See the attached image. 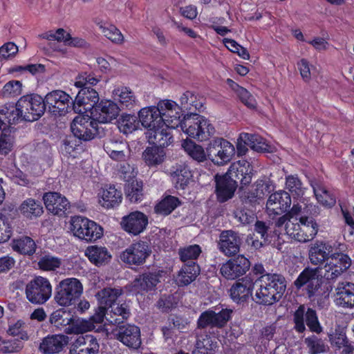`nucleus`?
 <instances>
[{"label":"nucleus","instance_id":"nucleus-17","mask_svg":"<svg viewBox=\"0 0 354 354\" xmlns=\"http://www.w3.org/2000/svg\"><path fill=\"white\" fill-rule=\"evenodd\" d=\"M242 241L239 234L233 230H223L217 241L218 250L225 256L230 257L239 252Z\"/></svg>","mask_w":354,"mask_h":354},{"label":"nucleus","instance_id":"nucleus-61","mask_svg":"<svg viewBox=\"0 0 354 354\" xmlns=\"http://www.w3.org/2000/svg\"><path fill=\"white\" fill-rule=\"evenodd\" d=\"M104 35L114 43H120L123 40V35L121 32L113 25H100Z\"/></svg>","mask_w":354,"mask_h":354},{"label":"nucleus","instance_id":"nucleus-50","mask_svg":"<svg viewBox=\"0 0 354 354\" xmlns=\"http://www.w3.org/2000/svg\"><path fill=\"white\" fill-rule=\"evenodd\" d=\"M201 252V248L197 244L185 246L178 250V255L180 261L184 263L187 262V263L195 262Z\"/></svg>","mask_w":354,"mask_h":354},{"label":"nucleus","instance_id":"nucleus-7","mask_svg":"<svg viewBox=\"0 0 354 354\" xmlns=\"http://www.w3.org/2000/svg\"><path fill=\"white\" fill-rule=\"evenodd\" d=\"M345 245L335 242L330 243L324 241H316L308 250V259L311 264L321 266L333 257V254L344 252Z\"/></svg>","mask_w":354,"mask_h":354},{"label":"nucleus","instance_id":"nucleus-54","mask_svg":"<svg viewBox=\"0 0 354 354\" xmlns=\"http://www.w3.org/2000/svg\"><path fill=\"white\" fill-rule=\"evenodd\" d=\"M304 342L309 354H320L328 350V346L324 341L315 335L306 337Z\"/></svg>","mask_w":354,"mask_h":354},{"label":"nucleus","instance_id":"nucleus-42","mask_svg":"<svg viewBox=\"0 0 354 354\" xmlns=\"http://www.w3.org/2000/svg\"><path fill=\"white\" fill-rule=\"evenodd\" d=\"M200 274V268L196 262L185 263L178 272V283L180 286H187L194 281Z\"/></svg>","mask_w":354,"mask_h":354},{"label":"nucleus","instance_id":"nucleus-14","mask_svg":"<svg viewBox=\"0 0 354 354\" xmlns=\"http://www.w3.org/2000/svg\"><path fill=\"white\" fill-rule=\"evenodd\" d=\"M46 109L55 115H64L73 109L71 97L62 90H55L47 93L44 98Z\"/></svg>","mask_w":354,"mask_h":354},{"label":"nucleus","instance_id":"nucleus-32","mask_svg":"<svg viewBox=\"0 0 354 354\" xmlns=\"http://www.w3.org/2000/svg\"><path fill=\"white\" fill-rule=\"evenodd\" d=\"M139 121L149 131L162 124L158 105L156 106L145 107L138 113Z\"/></svg>","mask_w":354,"mask_h":354},{"label":"nucleus","instance_id":"nucleus-10","mask_svg":"<svg viewBox=\"0 0 354 354\" xmlns=\"http://www.w3.org/2000/svg\"><path fill=\"white\" fill-rule=\"evenodd\" d=\"M351 266V259L343 252L335 253L322 268V276L328 281H333L341 276Z\"/></svg>","mask_w":354,"mask_h":354},{"label":"nucleus","instance_id":"nucleus-2","mask_svg":"<svg viewBox=\"0 0 354 354\" xmlns=\"http://www.w3.org/2000/svg\"><path fill=\"white\" fill-rule=\"evenodd\" d=\"M324 283L322 268L307 267L299 274L294 285L297 289L304 288L308 297L311 298H328L332 290L331 286Z\"/></svg>","mask_w":354,"mask_h":354},{"label":"nucleus","instance_id":"nucleus-41","mask_svg":"<svg viewBox=\"0 0 354 354\" xmlns=\"http://www.w3.org/2000/svg\"><path fill=\"white\" fill-rule=\"evenodd\" d=\"M329 342L333 347L337 349L342 348V354H352L354 351V345L349 342L346 333L340 330L328 335Z\"/></svg>","mask_w":354,"mask_h":354},{"label":"nucleus","instance_id":"nucleus-49","mask_svg":"<svg viewBox=\"0 0 354 354\" xmlns=\"http://www.w3.org/2000/svg\"><path fill=\"white\" fill-rule=\"evenodd\" d=\"M180 204V202L177 197L167 196L156 205L155 212L162 215H169Z\"/></svg>","mask_w":354,"mask_h":354},{"label":"nucleus","instance_id":"nucleus-40","mask_svg":"<svg viewBox=\"0 0 354 354\" xmlns=\"http://www.w3.org/2000/svg\"><path fill=\"white\" fill-rule=\"evenodd\" d=\"M85 255L92 263L97 266L107 263L111 259V255L106 248L96 245L87 247Z\"/></svg>","mask_w":354,"mask_h":354},{"label":"nucleus","instance_id":"nucleus-45","mask_svg":"<svg viewBox=\"0 0 354 354\" xmlns=\"http://www.w3.org/2000/svg\"><path fill=\"white\" fill-rule=\"evenodd\" d=\"M12 247L15 251L29 256L35 252L37 248L35 241L26 236L14 239Z\"/></svg>","mask_w":354,"mask_h":354},{"label":"nucleus","instance_id":"nucleus-23","mask_svg":"<svg viewBox=\"0 0 354 354\" xmlns=\"http://www.w3.org/2000/svg\"><path fill=\"white\" fill-rule=\"evenodd\" d=\"M43 201L48 211L59 216L66 215L71 206L65 196L55 192L45 193Z\"/></svg>","mask_w":354,"mask_h":354},{"label":"nucleus","instance_id":"nucleus-52","mask_svg":"<svg viewBox=\"0 0 354 354\" xmlns=\"http://www.w3.org/2000/svg\"><path fill=\"white\" fill-rule=\"evenodd\" d=\"M192 174L186 165H179L172 174V179L176 187L184 189L189 183Z\"/></svg>","mask_w":354,"mask_h":354},{"label":"nucleus","instance_id":"nucleus-13","mask_svg":"<svg viewBox=\"0 0 354 354\" xmlns=\"http://www.w3.org/2000/svg\"><path fill=\"white\" fill-rule=\"evenodd\" d=\"M206 151L212 162L222 165L230 160L234 153V147L227 140L217 138L208 144Z\"/></svg>","mask_w":354,"mask_h":354},{"label":"nucleus","instance_id":"nucleus-15","mask_svg":"<svg viewBox=\"0 0 354 354\" xmlns=\"http://www.w3.org/2000/svg\"><path fill=\"white\" fill-rule=\"evenodd\" d=\"M250 262L243 255H238L223 263L221 274L227 280H234L244 275L250 269Z\"/></svg>","mask_w":354,"mask_h":354},{"label":"nucleus","instance_id":"nucleus-1","mask_svg":"<svg viewBox=\"0 0 354 354\" xmlns=\"http://www.w3.org/2000/svg\"><path fill=\"white\" fill-rule=\"evenodd\" d=\"M257 289L254 301L263 306H271L278 302L286 289L285 277L277 273H266L259 277L255 281Z\"/></svg>","mask_w":354,"mask_h":354},{"label":"nucleus","instance_id":"nucleus-35","mask_svg":"<svg viewBox=\"0 0 354 354\" xmlns=\"http://www.w3.org/2000/svg\"><path fill=\"white\" fill-rule=\"evenodd\" d=\"M251 166L246 160H239L233 163L228 169L232 179H235L236 182L239 180L242 185H248L251 183Z\"/></svg>","mask_w":354,"mask_h":354},{"label":"nucleus","instance_id":"nucleus-63","mask_svg":"<svg viewBox=\"0 0 354 354\" xmlns=\"http://www.w3.org/2000/svg\"><path fill=\"white\" fill-rule=\"evenodd\" d=\"M14 136L3 130L0 136V154L6 156L13 149Z\"/></svg>","mask_w":354,"mask_h":354},{"label":"nucleus","instance_id":"nucleus-16","mask_svg":"<svg viewBox=\"0 0 354 354\" xmlns=\"http://www.w3.org/2000/svg\"><path fill=\"white\" fill-rule=\"evenodd\" d=\"M159 113L161 117V121L169 129H176L179 126L181 127V124L183 120H180L182 116L181 109L174 101L171 100H162L158 103Z\"/></svg>","mask_w":354,"mask_h":354},{"label":"nucleus","instance_id":"nucleus-53","mask_svg":"<svg viewBox=\"0 0 354 354\" xmlns=\"http://www.w3.org/2000/svg\"><path fill=\"white\" fill-rule=\"evenodd\" d=\"M127 198L131 203L140 202L143 198L142 182L133 180L129 183L125 187Z\"/></svg>","mask_w":354,"mask_h":354},{"label":"nucleus","instance_id":"nucleus-11","mask_svg":"<svg viewBox=\"0 0 354 354\" xmlns=\"http://www.w3.org/2000/svg\"><path fill=\"white\" fill-rule=\"evenodd\" d=\"M293 320L295 329L299 333H303L306 330L305 323L313 333L320 334L323 331L317 313L313 308H308L305 311V307L300 306L293 315Z\"/></svg>","mask_w":354,"mask_h":354},{"label":"nucleus","instance_id":"nucleus-33","mask_svg":"<svg viewBox=\"0 0 354 354\" xmlns=\"http://www.w3.org/2000/svg\"><path fill=\"white\" fill-rule=\"evenodd\" d=\"M300 232L297 236V241L300 243H307L315 239L317 234L319 225L313 218L304 216L299 218Z\"/></svg>","mask_w":354,"mask_h":354},{"label":"nucleus","instance_id":"nucleus-48","mask_svg":"<svg viewBox=\"0 0 354 354\" xmlns=\"http://www.w3.org/2000/svg\"><path fill=\"white\" fill-rule=\"evenodd\" d=\"M50 323L56 328L64 330L70 326L72 317L64 309H58L53 312L49 318Z\"/></svg>","mask_w":354,"mask_h":354},{"label":"nucleus","instance_id":"nucleus-36","mask_svg":"<svg viewBox=\"0 0 354 354\" xmlns=\"http://www.w3.org/2000/svg\"><path fill=\"white\" fill-rule=\"evenodd\" d=\"M122 194L114 185L103 188L99 193V203L106 209L118 207L122 202Z\"/></svg>","mask_w":354,"mask_h":354},{"label":"nucleus","instance_id":"nucleus-26","mask_svg":"<svg viewBox=\"0 0 354 354\" xmlns=\"http://www.w3.org/2000/svg\"><path fill=\"white\" fill-rule=\"evenodd\" d=\"M169 129L166 125L159 124L158 127L147 131L146 136L149 143L164 149L171 145L174 140Z\"/></svg>","mask_w":354,"mask_h":354},{"label":"nucleus","instance_id":"nucleus-12","mask_svg":"<svg viewBox=\"0 0 354 354\" xmlns=\"http://www.w3.org/2000/svg\"><path fill=\"white\" fill-rule=\"evenodd\" d=\"M151 253L149 243L144 241L134 242L120 254V259L129 266H140L145 263Z\"/></svg>","mask_w":354,"mask_h":354},{"label":"nucleus","instance_id":"nucleus-22","mask_svg":"<svg viewBox=\"0 0 354 354\" xmlns=\"http://www.w3.org/2000/svg\"><path fill=\"white\" fill-rule=\"evenodd\" d=\"M291 205L290 194L283 190L272 194L266 203V209L269 215H279L287 212Z\"/></svg>","mask_w":354,"mask_h":354},{"label":"nucleus","instance_id":"nucleus-9","mask_svg":"<svg viewBox=\"0 0 354 354\" xmlns=\"http://www.w3.org/2000/svg\"><path fill=\"white\" fill-rule=\"evenodd\" d=\"M73 135L84 141L93 140L98 135V122L88 115L76 116L71 125Z\"/></svg>","mask_w":354,"mask_h":354},{"label":"nucleus","instance_id":"nucleus-39","mask_svg":"<svg viewBox=\"0 0 354 354\" xmlns=\"http://www.w3.org/2000/svg\"><path fill=\"white\" fill-rule=\"evenodd\" d=\"M166 158V151L158 146L147 147L142 154L145 165L149 167H157L162 164Z\"/></svg>","mask_w":354,"mask_h":354},{"label":"nucleus","instance_id":"nucleus-3","mask_svg":"<svg viewBox=\"0 0 354 354\" xmlns=\"http://www.w3.org/2000/svg\"><path fill=\"white\" fill-rule=\"evenodd\" d=\"M181 129L189 137L200 142L209 140L216 133V129L210 121L198 114L185 117L181 124Z\"/></svg>","mask_w":354,"mask_h":354},{"label":"nucleus","instance_id":"nucleus-44","mask_svg":"<svg viewBox=\"0 0 354 354\" xmlns=\"http://www.w3.org/2000/svg\"><path fill=\"white\" fill-rule=\"evenodd\" d=\"M313 192L317 201L322 205L328 207H333L336 203L335 194L328 190L326 187L320 184L313 186Z\"/></svg>","mask_w":354,"mask_h":354},{"label":"nucleus","instance_id":"nucleus-4","mask_svg":"<svg viewBox=\"0 0 354 354\" xmlns=\"http://www.w3.org/2000/svg\"><path fill=\"white\" fill-rule=\"evenodd\" d=\"M83 293V286L76 278H66L55 287L54 300L62 307L75 305Z\"/></svg>","mask_w":354,"mask_h":354},{"label":"nucleus","instance_id":"nucleus-19","mask_svg":"<svg viewBox=\"0 0 354 354\" xmlns=\"http://www.w3.org/2000/svg\"><path fill=\"white\" fill-rule=\"evenodd\" d=\"M116 339L129 348L137 350L142 344L140 328L133 324L120 326Z\"/></svg>","mask_w":354,"mask_h":354},{"label":"nucleus","instance_id":"nucleus-21","mask_svg":"<svg viewBox=\"0 0 354 354\" xmlns=\"http://www.w3.org/2000/svg\"><path fill=\"white\" fill-rule=\"evenodd\" d=\"M254 288L253 279L250 276H245L231 286L230 289V297L236 304H243L252 296Z\"/></svg>","mask_w":354,"mask_h":354},{"label":"nucleus","instance_id":"nucleus-24","mask_svg":"<svg viewBox=\"0 0 354 354\" xmlns=\"http://www.w3.org/2000/svg\"><path fill=\"white\" fill-rule=\"evenodd\" d=\"M270 190L271 185L269 182L258 180L252 185V189L248 192H243L240 198L243 203L252 205L259 203V201L263 200Z\"/></svg>","mask_w":354,"mask_h":354},{"label":"nucleus","instance_id":"nucleus-37","mask_svg":"<svg viewBox=\"0 0 354 354\" xmlns=\"http://www.w3.org/2000/svg\"><path fill=\"white\" fill-rule=\"evenodd\" d=\"M104 148L113 160L125 162L129 158V149L127 142L110 140L104 144Z\"/></svg>","mask_w":354,"mask_h":354},{"label":"nucleus","instance_id":"nucleus-6","mask_svg":"<svg viewBox=\"0 0 354 354\" xmlns=\"http://www.w3.org/2000/svg\"><path fill=\"white\" fill-rule=\"evenodd\" d=\"M71 231L79 239L86 242H93L103 235L102 227L95 221L82 216L71 217L70 221Z\"/></svg>","mask_w":354,"mask_h":354},{"label":"nucleus","instance_id":"nucleus-56","mask_svg":"<svg viewBox=\"0 0 354 354\" xmlns=\"http://www.w3.org/2000/svg\"><path fill=\"white\" fill-rule=\"evenodd\" d=\"M227 82L231 83V86L235 91L237 96L241 101L248 108L255 109L257 106V101L255 98L243 87L239 86L232 80L228 79Z\"/></svg>","mask_w":354,"mask_h":354},{"label":"nucleus","instance_id":"nucleus-57","mask_svg":"<svg viewBox=\"0 0 354 354\" xmlns=\"http://www.w3.org/2000/svg\"><path fill=\"white\" fill-rule=\"evenodd\" d=\"M216 348V342L209 335L198 338L196 343V354H214Z\"/></svg>","mask_w":354,"mask_h":354},{"label":"nucleus","instance_id":"nucleus-30","mask_svg":"<svg viewBox=\"0 0 354 354\" xmlns=\"http://www.w3.org/2000/svg\"><path fill=\"white\" fill-rule=\"evenodd\" d=\"M160 282V274L156 272H145L138 275L133 281V290L144 294L155 289Z\"/></svg>","mask_w":354,"mask_h":354},{"label":"nucleus","instance_id":"nucleus-8","mask_svg":"<svg viewBox=\"0 0 354 354\" xmlns=\"http://www.w3.org/2000/svg\"><path fill=\"white\" fill-rule=\"evenodd\" d=\"M25 293L31 304H44L51 297L52 286L48 279L35 277L27 283Z\"/></svg>","mask_w":354,"mask_h":354},{"label":"nucleus","instance_id":"nucleus-46","mask_svg":"<svg viewBox=\"0 0 354 354\" xmlns=\"http://www.w3.org/2000/svg\"><path fill=\"white\" fill-rule=\"evenodd\" d=\"M182 146L186 153L194 160L198 162L206 160L207 154L201 145L190 140H185L183 141Z\"/></svg>","mask_w":354,"mask_h":354},{"label":"nucleus","instance_id":"nucleus-34","mask_svg":"<svg viewBox=\"0 0 354 354\" xmlns=\"http://www.w3.org/2000/svg\"><path fill=\"white\" fill-rule=\"evenodd\" d=\"M112 93L114 99L120 103L122 109H131L139 106V101L134 92L129 87L117 86L113 90Z\"/></svg>","mask_w":354,"mask_h":354},{"label":"nucleus","instance_id":"nucleus-27","mask_svg":"<svg viewBox=\"0 0 354 354\" xmlns=\"http://www.w3.org/2000/svg\"><path fill=\"white\" fill-rule=\"evenodd\" d=\"M335 304L339 307L352 308L354 307V283L339 282L335 288Z\"/></svg>","mask_w":354,"mask_h":354},{"label":"nucleus","instance_id":"nucleus-20","mask_svg":"<svg viewBox=\"0 0 354 354\" xmlns=\"http://www.w3.org/2000/svg\"><path fill=\"white\" fill-rule=\"evenodd\" d=\"M120 224L124 231L136 236L146 229L148 218L144 213L135 211L123 216Z\"/></svg>","mask_w":354,"mask_h":354},{"label":"nucleus","instance_id":"nucleus-29","mask_svg":"<svg viewBox=\"0 0 354 354\" xmlns=\"http://www.w3.org/2000/svg\"><path fill=\"white\" fill-rule=\"evenodd\" d=\"M68 343V337L64 335H52L44 337L39 349L43 354H54L61 352Z\"/></svg>","mask_w":354,"mask_h":354},{"label":"nucleus","instance_id":"nucleus-25","mask_svg":"<svg viewBox=\"0 0 354 354\" xmlns=\"http://www.w3.org/2000/svg\"><path fill=\"white\" fill-rule=\"evenodd\" d=\"M80 88V90L73 102V110L79 113L86 111L87 108H82L83 106L88 104L90 106H93L99 100L97 92L91 86Z\"/></svg>","mask_w":354,"mask_h":354},{"label":"nucleus","instance_id":"nucleus-59","mask_svg":"<svg viewBox=\"0 0 354 354\" xmlns=\"http://www.w3.org/2000/svg\"><path fill=\"white\" fill-rule=\"evenodd\" d=\"M286 188L290 193L298 196L304 193L303 183L297 174L288 175L286 177Z\"/></svg>","mask_w":354,"mask_h":354},{"label":"nucleus","instance_id":"nucleus-28","mask_svg":"<svg viewBox=\"0 0 354 354\" xmlns=\"http://www.w3.org/2000/svg\"><path fill=\"white\" fill-rule=\"evenodd\" d=\"M99 343L93 335H86L78 337L72 344L71 354H97Z\"/></svg>","mask_w":354,"mask_h":354},{"label":"nucleus","instance_id":"nucleus-18","mask_svg":"<svg viewBox=\"0 0 354 354\" xmlns=\"http://www.w3.org/2000/svg\"><path fill=\"white\" fill-rule=\"evenodd\" d=\"M214 178L217 201L220 203H225L232 198L238 186L236 180L232 179L228 171L222 176L216 174Z\"/></svg>","mask_w":354,"mask_h":354},{"label":"nucleus","instance_id":"nucleus-43","mask_svg":"<svg viewBox=\"0 0 354 354\" xmlns=\"http://www.w3.org/2000/svg\"><path fill=\"white\" fill-rule=\"evenodd\" d=\"M122 292L121 288H106L99 291L96 297L101 305H104L106 308H111Z\"/></svg>","mask_w":354,"mask_h":354},{"label":"nucleus","instance_id":"nucleus-38","mask_svg":"<svg viewBox=\"0 0 354 354\" xmlns=\"http://www.w3.org/2000/svg\"><path fill=\"white\" fill-rule=\"evenodd\" d=\"M17 211L24 218L32 220L41 216L44 213V208L40 201L28 198L20 204Z\"/></svg>","mask_w":354,"mask_h":354},{"label":"nucleus","instance_id":"nucleus-47","mask_svg":"<svg viewBox=\"0 0 354 354\" xmlns=\"http://www.w3.org/2000/svg\"><path fill=\"white\" fill-rule=\"evenodd\" d=\"M95 328L91 321L84 319H73L69 326L64 329L66 334H82L91 331Z\"/></svg>","mask_w":354,"mask_h":354},{"label":"nucleus","instance_id":"nucleus-31","mask_svg":"<svg viewBox=\"0 0 354 354\" xmlns=\"http://www.w3.org/2000/svg\"><path fill=\"white\" fill-rule=\"evenodd\" d=\"M97 120L100 122H111L120 113L119 106L111 100H102L95 108Z\"/></svg>","mask_w":354,"mask_h":354},{"label":"nucleus","instance_id":"nucleus-55","mask_svg":"<svg viewBox=\"0 0 354 354\" xmlns=\"http://www.w3.org/2000/svg\"><path fill=\"white\" fill-rule=\"evenodd\" d=\"M139 122L135 115L124 114L118 120V128L125 134L131 133L138 129Z\"/></svg>","mask_w":354,"mask_h":354},{"label":"nucleus","instance_id":"nucleus-5","mask_svg":"<svg viewBox=\"0 0 354 354\" xmlns=\"http://www.w3.org/2000/svg\"><path fill=\"white\" fill-rule=\"evenodd\" d=\"M46 110L44 98L37 94L26 95L21 97L16 104L14 113L26 121L33 122L43 115Z\"/></svg>","mask_w":354,"mask_h":354},{"label":"nucleus","instance_id":"nucleus-51","mask_svg":"<svg viewBox=\"0 0 354 354\" xmlns=\"http://www.w3.org/2000/svg\"><path fill=\"white\" fill-rule=\"evenodd\" d=\"M241 140H245L248 147L257 151H268V145L265 140L257 134H250L248 133H241Z\"/></svg>","mask_w":354,"mask_h":354},{"label":"nucleus","instance_id":"nucleus-58","mask_svg":"<svg viewBox=\"0 0 354 354\" xmlns=\"http://www.w3.org/2000/svg\"><path fill=\"white\" fill-rule=\"evenodd\" d=\"M111 308V313L114 315L118 316V317L115 318L112 317L110 319L106 318V320L112 324H120V323H122L124 320L127 319L130 315L129 308L126 304H122L121 305H118L115 307L113 306Z\"/></svg>","mask_w":354,"mask_h":354},{"label":"nucleus","instance_id":"nucleus-64","mask_svg":"<svg viewBox=\"0 0 354 354\" xmlns=\"http://www.w3.org/2000/svg\"><path fill=\"white\" fill-rule=\"evenodd\" d=\"M196 96L190 91H186L180 97L181 105L186 109L192 111L193 108L200 110L203 108L201 102H195Z\"/></svg>","mask_w":354,"mask_h":354},{"label":"nucleus","instance_id":"nucleus-60","mask_svg":"<svg viewBox=\"0 0 354 354\" xmlns=\"http://www.w3.org/2000/svg\"><path fill=\"white\" fill-rule=\"evenodd\" d=\"M22 84L18 80H11L7 82L1 92V95L3 97H15L21 94Z\"/></svg>","mask_w":354,"mask_h":354},{"label":"nucleus","instance_id":"nucleus-62","mask_svg":"<svg viewBox=\"0 0 354 354\" xmlns=\"http://www.w3.org/2000/svg\"><path fill=\"white\" fill-rule=\"evenodd\" d=\"M23 347V342L18 339L0 341V352L3 353H17Z\"/></svg>","mask_w":354,"mask_h":354}]
</instances>
